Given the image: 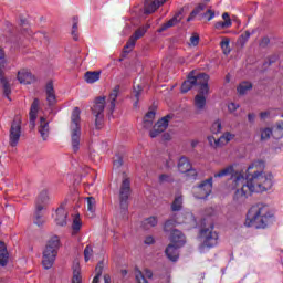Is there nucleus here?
<instances>
[{
  "label": "nucleus",
  "instance_id": "obj_1",
  "mask_svg": "<svg viewBox=\"0 0 283 283\" xmlns=\"http://www.w3.org/2000/svg\"><path fill=\"white\" fill-rule=\"evenodd\" d=\"M231 180L233 189H237L233 196L234 202H242L249 195L264 193L273 187V175L264 171V161H254L248 167L247 180L238 172L232 174Z\"/></svg>",
  "mask_w": 283,
  "mask_h": 283
},
{
  "label": "nucleus",
  "instance_id": "obj_2",
  "mask_svg": "<svg viewBox=\"0 0 283 283\" xmlns=\"http://www.w3.org/2000/svg\"><path fill=\"white\" fill-rule=\"evenodd\" d=\"M271 211L269 206L264 203H256L252 206L247 214L248 227H254V229H266L271 224Z\"/></svg>",
  "mask_w": 283,
  "mask_h": 283
},
{
  "label": "nucleus",
  "instance_id": "obj_3",
  "mask_svg": "<svg viewBox=\"0 0 283 283\" xmlns=\"http://www.w3.org/2000/svg\"><path fill=\"white\" fill-rule=\"evenodd\" d=\"M36 118H40L38 132L42 140H48L50 137V122L42 115V111L39 107H32L29 113V127L34 129L36 127Z\"/></svg>",
  "mask_w": 283,
  "mask_h": 283
},
{
  "label": "nucleus",
  "instance_id": "obj_4",
  "mask_svg": "<svg viewBox=\"0 0 283 283\" xmlns=\"http://www.w3.org/2000/svg\"><path fill=\"white\" fill-rule=\"evenodd\" d=\"M61 241L57 235L52 237L43 251L42 256V265L44 269H52L54 266V262L56 260V255L59 254V247Z\"/></svg>",
  "mask_w": 283,
  "mask_h": 283
},
{
  "label": "nucleus",
  "instance_id": "obj_5",
  "mask_svg": "<svg viewBox=\"0 0 283 283\" xmlns=\"http://www.w3.org/2000/svg\"><path fill=\"white\" fill-rule=\"evenodd\" d=\"M71 145L76 154L81 149V109L74 108L71 115Z\"/></svg>",
  "mask_w": 283,
  "mask_h": 283
},
{
  "label": "nucleus",
  "instance_id": "obj_6",
  "mask_svg": "<svg viewBox=\"0 0 283 283\" xmlns=\"http://www.w3.org/2000/svg\"><path fill=\"white\" fill-rule=\"evenodd\" d=\"M21 136H23V117L21 115H15L11 120L9 128V146L19 147Z\"/></svg>",
  "mask_w": 283,
  "mask_h": 283
},
{
  "label": "nucleus",
  "instance_id": "obj_7",
  "mask_svg": "<svg viewBox=\"0 0 283 283\" xmlns=\"http://www.w3.org/2000/svg\"><path fill=\"white\" fill-rule=\"evenodd\" d=\"M200 239V253H205L207 249H213V247L218 245V232L213 230V226L201 229Z\"/></svg>",
  "mask_w": 283,
  "mask_h": 283
},
{
  "label": "nucleus",
  "instance_id": "obj_8",
  "mask_svg": "<svg viewBox=\"0 0 283 283\" xmlns=\"http://www.w3.org/2000/svg\"><path fill=\"white\" fill-rule=\"evenodd\" d=\"M132 193V180H129L128 176L123 174V180L119 188V205L123 213L127 212L128 205L127 200H129V196Z\"/></svg>",
  "mask_w": 283,
  "mask_h": 283
},
{
  "label": "nucleus",
  "instance_id": "obj_9",
  "mask_svg": "<svg viewBox=\"0 0 283 283\" xmlns=\"http://www.w3.org/2000/svg\"><path fill=\"white\" fill-rule=\"evenodd\" d=\"M213 189V177L203 180L199 186L192 188V193L198 200L209 198Z\"/></svg>",
  "mask_w": 283,
  "mask_h": 283
},
{
  "label": "nucleus",
  "instance_id": "obj_10",
  "mask_svg": "<svg viewBox=\"0 0 283 283\" xmlns=\"http://www.w3.org/2000/svg\"><path fill=\"white\" fill-rule=\"evenodd\" d=\"M174 118L172 114H168L164 117H161L155 125L153 126V129L149 132L150 138H158L159 134H163L167 130L169 127V120Z\"/></svg>",
  "mask_w": 283,
  "mask_h": 283
},
{
  "label": "nucleus",
  "instance_id": "obj_11",
  "mask_svg": "<svg viewBox=\"0 0 283 283\" xmlns=\"http://www.w3.org/2000/svg\"><path fill=\"white\" fill-rule=\"evenodd\" d=\"M148 30H149V24H146L137 29L135 33L129 38L128 42L126 43L124 48L125 52L127 53L132 52L136 46V42L138 41V39H143V36L147 34Z\"/></svg>",
  "mask_w": 283,
  "mask_h": 283
},
{
  "label": "nucleus",
  "instance_id": "obj_12",
  "mask_svg": "<svg viewBox=\"0 0 283 283\" xmlns=\"http://www.w3.org/2000/svg\"><path fill=\"white\" fill-rule=\"evenodd\" d=\"M3 51L0 50V83L2 85V92L4 96L10 101V94H12V88L10 87V82L6 77H3Z\"/></svg>",
  "mask_w": 283,
  "mask_h": 283
},
{
  "label": "nucleus",
  "instance_id": "obj_13",
  "mask_svg": "<svg viewBox=\"0 0 283 283\" xmlns=\"http://www.w3.org/2000/svg\"><path fill=\"white\" fill-rule=\"evenodd\" d=\"M195 85H199L201 94H209V75L206 73L195 76Z\"/></svg>",
  "mask_w": 283,
  "mask_h": 283
},
{
  "label": "nucleus",
  "instance_id": "obj_14",
  "mask_svg": "<svg viewBox=\"0 0 283 283\" xmlns=\"http://www.w3.org/2000/svg\"><path fill=\"white\" fill-rule=\"evenodd\" d=\"M48 202H50V195L48 190H42L35 201L36 211H43V209L48 208Z\"/></svg>",
  "mask_w": 283,
  "mask_h": 283
},
{
  "label": "nucleus",
  "instance_id": "obj_15",
  "mask_svg": "<svg viewBox=\"0 0 283 283\" xmlns=\"http://www.w3.org/2000/svg\"><path fill=\"white\" fill-rule=\"evenodd\" d=\"M18 81L22 85H32L36 78L30 71L22 69L20 72H18Z\"/></svg>",
  "mask_w": 283,
  "mask_h": 283
},
{
  "label": "nucleus",
  "instance_id": "obj_16",
  "mask_svg": "<svg viewBox=\"0 0 283 283\" xmlns=\"http://www.w3.org/2000/svg\"><path fill=\"white\" fill-rule=\"evenodd\" d=\"M167 0H145V12L146 14H154L160 8V6H165Z\"/></svg>",
  "mask_w": 283,
  "mask_h": 283
},
{
  "label": "nucleus",
  "instance_id": "obj_17",
  "mask_svg": "<svg viewBox=\"0 0 283 283\" xmlns=\"http://www.w3.org/2000/svg\"><path fill=\"white\" fill-rule=\"evenodd\" d=\"M182 21V11H178L170 20L164 23L159 29L158 32H165L169 30V28H174L178 25V23Z\"/></svg>",
  "mask_w": 283,
  "mask_h": 283
},
{
  "label": "nucleus",
  "instance_id": "obj_18",
  "mask_svg": "<svg viewBox=\"0 0 283 283\" xmlns=\"http://www.w3.org/2000/svg\"><path fill=\"white\" fill-rule=\"evenodd\" d=\"M92 114L95 117L96 129H102L103 120L105 118V108L104 107H94V108H92Z\"/></svg>",
  "mask_w": 283,
  "mask_h": 283
},
{
  "label": "nucleus",
  "instance_id": "obj_19",
  "mask_svg": "<svg viewBox=\"0 0 283 283\" xmlns=\"http://www.w3.org/2000/svg\"><path fill=\"white\" fill-rule=\"evenodd\" d=\"M118 94H120V85H116L108 95L107 103L109 107H117L120 105V101L118 99Z\"/></svg>",
  "mask_w": 283,
  "mask_h": 283
},
{
  "label": "nucleus",
  "instance_id": "obj_20",
  "mask_svg": "<svg viewBox=\"0 0 283 283\" xmlns=\"http://www.w3.org/2000/svg\"><path fill=\"white\" fill-rule=\"evenodd\" d=\"M283 127L281 125H279L277 127H275L273 130L271 128H264L261 129V140H269V138H271L272 134H279L276 136V138H282L283 134H282Z\"/></svg>",
  "mask_w": 283,
  "mask_h": 283
},
{
  "label": "nucleus",
  "instance_id": "obj_21",
  "mask_svg": "<svg viewBox=\"0 0 283 283\" xmlns=\"http://www.w3.org/2000/svg\"><path fill=\"white\" fill-rule=\"evenodd\" d=\"M55 222L59 227H65L67 224V210L63 206L56 209Z\"/></svg>",
  "mask_w": 283,
  "mask_h": 283
},
{
  "label": "nucleus",
  "instance_id": "obj_22",
  "mask_svg": "<svg viewBox=\"0 0 283 283\" xmlns=\"http://www.w3.org/2000/svg\"><path fill=\"white\" fill-rule=\"evenodd\" d=\"M154 120H156V108H150L143 118V127L145 129L151 128V125H154Z\"/></svg>",
  "mask_w": 283,
  "mask_h": 283
},
{
  "label": "nucleus",
  "instance_id": "obj_23",
  "mask_svg": "<svg viewBox=\"0 0 283 283\" xmlns=\"http://www.w3.org/2000/svg\"><path fill=\"white\" fill-rule=\"evenodd\" d=\"M170 242H174L177 247H185V234L180 230L174 229L170 232Z\"/></svg>",
  "mask_w": 283,
  "mask_h": 283
},
{
  "label": "nucleus",
  "instance_id": "obj_24",
  "mask_svg": "<svg viewBox=\"0 0 283 283\" xmlns=\"http://www.w3.org/2000/svg\"><path fill=\"white\" fill-rule=\"evenodd\" d=\"M179 224H188L189 227H196V217L191 212H182L178 218Z\"/></svg>",
  "mask_w": 283,
  "mask_h": 283
},
{
  "label": "nucleus",
  "instance_id": "obj_25",
  "mask_svg": "<svg viewBox=\"0 0 283 283\" xmlns=\"http://www.w3.org/2000/svg\"><path fill=\"white\" fill-rule=\"evenodd\" d=\"M178 249H180V247H178V244H175V243H171L166 248L165 253L168 260H170L171 262H176L178 260L179 258Z\"/></svg>",
  "mask_w": 283,
  "mask_h": 283
},
{
  "label": "nucleus",
  "instance_id": "obj_26",
  "mask_svg": "<svg viewBox=\"0 0 283 283\" xmlns=\"http://www.w3.org/2000/svg\"><path fill=\"white\" fill-rule=\"evenodd\" d=\"M45 93L49 105L51 107L56 105V94L54 93V84H52V82L46 84Z\"/></svg>",
  "mask_w": 283,
  "mask_h": 283
},
{
  "label": "nucleus",
  "instance_id": "obj_27",
  "mask_svg": "<svg viewBox=\"0 0 283 283\" xmlns=\"http://www.w3.org/2000/svg\"><path fill=\"white\" fill-rule=\"evenodd\" d=\"M193 85H196V75L193 72H190L188 74L187 81H185L181 84V94H187V92H189V90H191V87H193Z\"/></svg>",
  "mask_w": 283,
  "mask_h": 283
},
{
  "label": "nucleus",
  "instance_id": "obj_28",
  "mask_svg": "<svg viewBox=\"0 0 283 283\" xmlns=\"http://www.w3.org/2000/svg\"><path fill=\"white\" fill-rule=\"evenodd\" d=\"M252 90L253 84L249 81H243L237 86V94H239V96H245V94H249Z\"/></svg>",
  "mask_w": 283,
  "mask_h": 283
},
{
  "label": "nucleus",
  "instance_id": "obj_29",
  "mask_svg": "<svg viewBox=\"0 0 283 283\" xmlns=\"http://www.w3.org/2000/svg\"><path fill=\"white\" fill-rule=\"evenodd\" d=\"M146 277L148 279L154 277V273L149 269H146L144 271V274L140 270H138L135 274V279L137 283H148Z\"/></svg>",
  "mask_w": 283,
  "mask_h": 283
},
{
  "label": "nucleus",
  "instance_id": "obj_30",
  "mask_svg": "<svg viewBox=\"0 0 283 283\" xmlns=\"http://www.w3.org/2000/svg\"><path fill=\"white\" fill-rule=\"evenodd\" d=\"M8 260H10L8 248L3 241H0V265L6 266L8 264Z\"/></svg>",
  "mask_w": 283,
  "mask_h": 283
},
{
  "label": "nucleus",
  "instance_id": "obj_31",
  "mask_svg": "<svg viewBox=\"0 0 283 283\" xmlns=\"http://www.w3.org/2000/svg\"><path fill=\"white\" fill-rule=\"evenodd\" d=\"M84 80L88 84H93V83H96L97 81H101V71H87L84 74Z\"/></svg>",
  "mask_w": 283,
  "mask_h": 283
},
{
  "label": "nucleus",
  "instance_id": "obj_32",
  "mask_svg": "<svg viewBox=\"0 0 283 283\" xmlns=\"http://www.w3.org/2000/svg\"><path fill=\"white\" fill-rule=\"evenodd\" d=\"M222 19H223V21L217 22V23L214 24V28H216L217 30H224V29H227V28H231V25H232L231 18L229 17V14H228L227 12H224V13L222 14Z\"/></svg>",
  "mask_w": 283,
  "mask_h": 283
},
{
  "label": "nucleus",
  "instance_id": "obj_33",
  "mask_svg": "<svg viewBox=\"0 0 283 283\" xmlns=\"http://www.w3.org/2000/svg\"><path fill=\"white\" fill-rule=\"evenodd\" d=\"M191 169V163L187 157H180L178 161V170L181 174H187Z\"/></svg>",
  "mask_w": 283,
  "mask_h": 283
},
{
  "label": "nucleus",
  "instance_id": "obj_34",
  "mask_svg": "<svg viewBox=\"0 0 283 283\" xmlns=\"http://www.w3.org/2000/svg\"><path fill=\"white\" fill-rule=\"evenodd\" d=\"M209 93H201V91H199V94H197L195 97L196 107H205V105H207V95Z\"/></svg>",
  "mask_w": 283,
  "mask_h": 283
},
{
  "label": "nucleus",
  "instance_id": "obj_35",
  "mask_svg": "<svg viewBox=\"0 0 283 283\" xmlns=\"http://www.w3.org/2000/svg\"><path fill=\"white\" fill-rule=\"evenodd\" d=\"M142 94H143V86H140V84L135 85L133 93H132L135 107H136V105H138V101H139Z\"/></svg>",
  "mask_w": 283,
  "mask_h": 283
},
{
  "label": "nucleus",
  "instance_id": "obj_36",
  "mask_svg": "<svg viewBox=\"0 0 283 283\" xmlns=\"http://www.w3.org/2000/svg\"><path fill=\"white\" fill-rule=\"evenodd\" d=\"M81 227H83V223L81 222V217L80 214H76L72 223L73 235H76V233L81 231Z\"/></svg>",
  "mask_w": 283,
  "mask_h": 283
},
{
  "label": "nucleus",
  "instance_id": "obj_37",
  "mask_svg": "<svg viewBox=\"0 0 283 283\" xmlns=\"http://www.w3.org/2000/svg\"><path fill=\"white\" fill-rule=\"evenodd\" d=\"M171 211H181L182 210V196L175 197L171 206Z\"/></svg>",
  "mask_w": 283,
  "mask_h": 283
},
{
  "label": "nucleus",
  "instance_id": "obj_38",
  "mask_svg": "<svg viewBox=\"0 0 283 283\" xmlns=\"http://www.w3.org/2000/svg\"><path fill=\"white\" fill-rule=\"evenodd\" d=\"M72 283H83V276H81V266L78 264L73 269Z\"/></svg>",
  "mask_w": 283,
  "mask_h": 283
},
{
  "label": "nucleus",
  "instance_id": "obj_39",
  "mask_svg": "<svg viewBox=\"0 0 283 283\" xmlns=\"http://www.w3.org/2000/svg\"><path fill=\"white\" fill-rule=\"evenodd\" d=\"M233 174V166H228L214 174V178H224L226 176H231Z\"/></svg>",
  "mask_w": 283,
  "mask_h": 283
},
{
  "label": "nucleus",
  "instance_id": "obj_40",
  "mask_svg": "<svg viewBox=\"0 0 283 283\" xmlns=\"http://www.w3.org/2000/svg\"><path fill=\"white\" fill-rule=\"evenodd\" d=\"M235 138L234 134H231L229 132L224 133L221 137H219L221 147H224V145H228V143H231Z\"/></svg>",
  "mask_w": 283,
  "mask_h": 283
},
{
  "label": "nucleus",
  "instance_id": "obj_41",
  "mask_svg": "<svg viewBox=\"0 0 283 283\" xmlns=\"http://www.w3.org/2000/svg\"><path fill=\"white\" fill-rule=\"evenodd\" d=\"M207 8V4L200 3L188 17L187 21H191L195 17H198Z\"/></svg>",
  "mask_w": 283,
  "mask_h": 283
},
{
  "label": "nucleus",
  "instance_id": "obj_42",
  "mask_svg": "<svg viewBox=\"0 0 283 283\" xmlns=\"http://www.w3.org/2000/svg\"><path fill=\"white\" fill-rule=\"evenodd\" d=\"M143 224L145 229H151V227H156V224H158V218L149 217L144 220Z\"/></svg>",
  "mask_w": 283,
  "mask_h": 283
},
{
  "label": "nucleus",
  "instance_id": "obj_43",
  "mask_svg": "<svg viewBox=\"0 0 283 283\" xmlns=\"http://www.w3.org/2000/svg\"><path fill=\"white\" fill-rule=\"evenodd\" d=\"M71 34L74 41H78V18H73V27Z\"/></svg>",
  "mask_w": 283,
  "mask_h": 283
},
{
  "label": "nucleus",
  "instance_id": "obj_44",
  "mask_svg": "<svg viewBox=\"0 0 283 283\" xmlns=\"http://www.w3.org/2000/svg\"><path fill=\"white\" fill-rule=\"evenodd\" d=\"M93 256H94V249L92 248V245H86L84 249L85 262H90V260H92Z\"/></svg>",
  "mask_w": 283,
  "mask_h": 283
},
{
  "label": "nucleus",
  "instance_id": "obj_45",
  "mask_svg": "<svg viewBox=\"0 0 283 283\" xmlns=\"http://www.w3.org/2000/svg\"><path fill=\"white\" fill-rule=\"evenodd\" d=\"M251 38V32L245 31L243 34L240 35V38L238 39V43L239 45H241V48H243L244 45H247V41H249V39Z\"/></svg>",
  "mask_w": 283,
  "mask_h": 283
},
{
  "label": "nucleus",
  "instance_id": "obj_46",
  "mask_svg": "<svg viewBox=\"0 0 283 283\" xmlns=\"http://www.w3.org/2000/svg\"><path fill=\"white\" fill-rule=\"evenodd\" d=\"M87 211H90L91 213H94V211H96V199H94V197H87Z\"/></svg>",
  "mask_w": 283,
  "mask_h": 283
},
{
  "label": "nucleus",
  "instance_id": "obj_47",
  "mask_svg": "<svg viewBox=\"0 0 283 283\" xmlns=\"http://www.w3.org/2000/svg\"><path fill=\"white\" fill-rule=\"evenodd\" d=\"M220 45H221V50H222L223 54H226V55L230 54L231 48L229 46V38H224L221 41Z\"/></svg>",
  "mask_w": 283,
  "mask_h": 283
},
{
  "label": "nucleus",
  "instance_id": "obj_48",
  "mask_svg": "<svg viewBox=\"0 0 283 283\" xmlns=\"http://www.w3.org/2000/svg\"><path fill=\"white\" fill-rule=\"evenodd\" d=\"M174 227H176V221L175 220H167L164 224V231L166 233H171V231H174Z\"/></svg>",
  "mask_w": 283,
  "mask_h": 283
},
{
  "label": "nucleus",
  "instance_id": "obj_49",
  "mask_svg": "<svg viewBox=\"0 0 283 283\" xmlns=\"http://www.w3.org/2000/svg\"><path fill=\"white\" fill-rule=\"evenodd\" d=\"M211 132H212V134H220V132H222V123L220 122V119H217L212 124Z\"/></svg>",
  "mask_w": 283,
  "mask_h": 283
},
{
  "label": "nucleus",
  "instance_id": "obj_50",
  "mask_svg": "<svg viewBox=\"0 0 283 283\" xmlns=\"http://www.w3.org/2000/svg\"><path fill=\"white\" fill-rule=\"evenodd\" d=\"M105 103H107V97L98 96L94 99L95 107H105Z\"/></svg>",
  "mask_w": 283,
  "mask_h": 283
},
{
  "label": "nucleus",
  "instance_id": "obj_51",
  "mask_svg": "<svg viewBox=\"0 0 283 283\" xmlns=\"http://www.w3.org/2000/svg\"><path fill=\"white\" fill-rule=\"evenodd\" d=\"M104 266H105V264L103 263V261L97 263V265L95 268L96 275L94 277H97V280H101V276L103 275V268Z\"/></svg>",
  "mask_w": 283,
  "mask_h": 283
},
{
  "label": "nucleus",
  "instance_id": "obj_52",
  "mask_svg": "<svg viewBox=\"0 0 283 283\" xmlns=\"http://www.w3.org/2000/svg\"><path fill=\"white\" fill-rule=\"evenodd\" d=\"M208 143L211 147H214V149H217V147H222L220 144V138L216 139L213 136L208 137Z\"/></svg>",
  "mask_w": 283,
  "mask_h": 283
},
{
  "label": "nucleus",
  "instance_id": "obj_53",
  "mask_svg": "<svg viewBox=\"0 0 283 283\" xmlns=\"http://www.w3.org/2000/svg\"><path fill=\"white\" fill-rule=\"evenodd\" d=\"M34 224H38V227H41V224H43V217L41 216V211L35 210Z\"/></svg>",
  "mask_w": 283,
  "mask_h": 283
},
{
  "label": "nucleus",
  "instance_id": "obj_54",
  "mask_svg": "<svg viewBox=\"0 0 283 283\" xmlns=\"http://www.w3.org/2000/svg\"><path fill=\"white\" fill-rule=\"evenodd\" d=\"M113 167L115 169H119V167H123V157L122 156H116V158L113 161Z\"/></svg>",
  "mask_w": 283,
  "mask_h": 283
},
{
  "label": "nucleus",
  "instance_id": "obj_55",
  "mask_svg": "<svg viewBox=\"0 0 283 283\" xmlns=\"http://www.w3.org/2000/svg\"><path fill=\"white\" fill-rule=\"evenodd\" d=\"M270 43H271V40L265 36L260 40L259 45L260 48H268Z\"/></svg>",
  "mask_w": 283,
  "mask_h": 283
},
{
  "label": "nucleus",
  "instance_id": "obj_56",
  "mask_svg": "<svg viewBox=\"0 0 283 283\" xmlns=\"http://www.w3.org/2000/svg\"><path fill=\"white\" fill-rule=\"evenodd\" d=\"M190 42L192 45H198V43H200V35H198V33L192 34Z\"/></svg>",
  "mask_w": 283,
  "mask_h": 283
},
{
  "label": "nucleus",
  "instance_id": "obj_57",
  "mask_svg": "<svg viewBox=\"0 0 283 283\" xmlns=\"http://www.w3.org/2000/svg\"><path fill=\"white\" fill-rule=\"evenodd\" d=\"M203 17H208V21H211L216 17V11L208 9L206 13H203Z\"/></svg>",
  "mask_w": 283,
  "mask_h": 283
},
{
  "label": "nucleus",
  "instance_id": "obj_58",
  "mask_svg": "<svg viewBox=\"0 0 283 283\" xmlns=\"http://www.w3.org/2000/svg\"><path fill=\"white\" fill-rule=\"evenodd\" d=\"M21 33L24 35V36H32V31H30V28H23L21 30Z\"/></svg>",
  "mask_w": 283,
  "mask_h": 283
},
{
  "label": "nucleus",
  "instance_id": "obj_59",
  "mask_svg": "<svg viewBox=\"0 0 283 283\" xmlns=\"http://www.w3.org/2000/svg\"><path fill=\"white\" fill-rule=\"evenodd\" d=\"M145 244H154L155 240H154V237L151 235H148L145 238Z\"/></svg>",
  "mask_w": 283,
  "mask_h": 283
},
{
  "label": "nucleus",
  "instance_id": "obj_60",
  "mask_svg": "<svg viewBox=\"0 0 283 283\" xmlns=\"http://www.w3.org/2000/svg\"><path fill=\"white\" fill-rule=\"evenodd\" d=\"M188 176H192V178H196V176H198V171H196V169L190 168L187 171Z\"/></svg>",
  "mask_w": 283,
  "mask_h": 283
},
{
  "label": "nucleus",
  "instance_id": "obj_61",
  "mask_svg": "<svg viewBox=\"0 0 283 283\" xmlns=\"http://www.w3.org/2000/svg\"><path fill=\"white\" fill-rule=\"evenodd\" d=\"M167 180H169V176L168 175H160L159 176V182H167Z\"/></svg>",
  "mask_w": 283,
  "mask_h": 283
},
{
  "label": "nucleus",
  "instance_id": "obj_62",
  "mask_svg": "<svg viewBox=\"0 0 283 283\" xmlns=\"http://www.w3.org/2000/svg\"><path fill=\"white\" fill-rule=\"evenodd\" d=\"M104 283H112V276L109 274L104 275Z\"/></svg>",
  "mask_w": 283,
  "mask_h": 283
},
{
  "label": "nucleus",
  "instance_id": "obj_63",
  "mask_svg": "<svg viewBox=\"0 0 283 283\" xmlns=\"http://www.w3.org/2000/svg\"><path fill=\"white\" fill-rule=\"evenodd\" d=\"M39 105H41V102L39 101V98H35L31 104V107H39Z\"/></svg>",
  "mask_w": 283,
  "mask_h": 283
},
{
  "label": "nucleus",
  "instance_id": "obj_64",
  "mask_svg": "<svg viewBox=\"0 0 283 283\" xmlns=\"http://www.w3.org/2000/svg\"><path fill=\"white\" fill-rule=\"evenodd\" d=\"M163 140H171V135L169 133H165L163 135Z\"/></svg>",
  "mask_w": 283,
  "mask_h": 283
}]
</instances>
